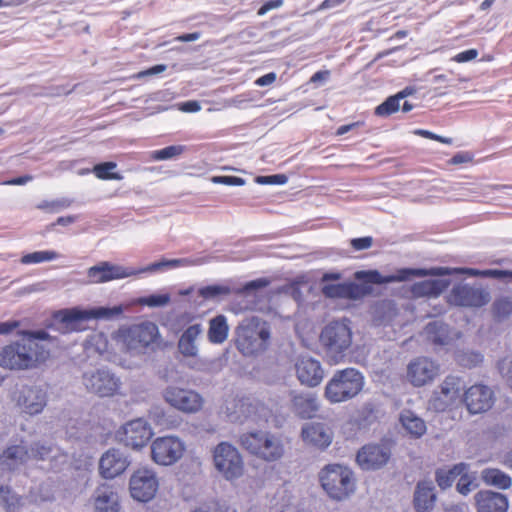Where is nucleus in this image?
<instances>
[{
	"instance_id": "50",
	"label": "nucleus",
	"mask_w": 512,
	"mask_h": 512,
	"mask_svg": "<svg viewBox=\"0 0 512 512\" xmlns=\"http://www.w3.org/2000/svg\"><path fill=\"white\" fill-rule=\"evenodd\" d=\"M457 362L464 367H474L480 364L483 356L478 352H460L456 355Z\"/></svg>"
},
{
	"instance_id": "42",
	"label": "nucleus",
	"mask_w": 512,
	"mask_h": 512,
	"mask_svg": "<svg viewBox=\"0 0 512 512\" xmlns=\"http://www.w3.org/2000/svg\"><path fill=\"white\" fill-rule=\"evenodd\" d=\"M291 505V495L286 488H280L269 500L268 512H286Z\"/></svg>"
},
{
	"instance_id": "29",
	"label": "nucleus",
	"mask_w": 512,
	"mask_h": 512,
	"mask_svg": "<svg viewBox=\"0 0 512 512\" xmlns=\"http://www.w3.org/2000/svg\"><path fill=\"white\" fill-rule=\"evenodd\" d=\"M423 333L427 340L436 346L451 345L461 336L459 331L451 329L447 324L440 320L429 322Z\"/></svg>"
},
{
	"instance_id": "53",
	"label": "nucleus",
	"mask_w": 512,
	"mask_h": 512,
	"mask_svg": "<svg viewBox=\"0 0 512 512\" xmlns=\"http://www.w3.org/2000/svg\"><path fill=\"white\" fill-rule=\"evenodd\" d=\"M89 344L93 346L99 354H103L108 350L107 337L103 333H94L90 337Z\"/></svg>"
},
{
	"instance_id": "8",
	"label": "nucleus",
	"mask_w": 512,
	"mask_h": 512,
	"mask_svg": "<svg viewBox=\"0 0 512 512\" xmlns=\"http://www.w3.org/2000/svg\"><path fill=\"white\" fill-rule=\"evenodd\" d=\"M270 329L257 317L245 319L237 328V348L246 356L265 351L269 345Z\"/></svg>"
},
{
	"instance_id": "7",
	"label": "nucleus",
	"mask_w": 512,
	"mask_h": 512,
	"mask_svg": "<svg viewBox=\"0 0 512 512\" xmlns=\"http://www.w3.org/2000/svg\"><path fill=\"white\" fill-rule=\"evenodd\" d=\"M322 488L331 499L343 501L356 490L353 471L341 464L326 465L319 473Z\"/></svg>"
},
{
	"instance_id": "41",
	"label": "nucleus",
	"mask_w": 512,
	"mask_h": 512,
	"mask_svg": "<svg viewBox=\"0 0 512 512\" xmlns=\"http://www.w3.org/2000/svg\"><path fill=\"white\" fill-rule=\"evenodd\" d=\"M61 257V254L54 250L34 251L21 256L20 263L24 265L40 264L51 262Z\"/></svg>"
},
{
	"instance_id": "47",
	"label": "nucleus",
	"mask_w": 512,
	"mask_h": 512,
	"mask_svg": "<svg viewBox=\"0 0 512 512\" xmlns=\"http://www.w3.org/2000/svg\"><path fill=\"white\" fill-rule=\"evenodd\" d=\"M377 420L376 411L372 403H366L358 412L357 422L359 427L367 428Z\"/></svg>"
},
{
	"instance_id": "31",
	"label": "nucleus",
	"mask_w": 512,
	"mask_h": 512,
	"mask_svg": "<svg viewBox=\"0 0 512 512\" xmlns=\"http://www.w3.org/2000/svg\"><path fill=\"white\" fill-rule=\"evenodd\" d=\"M446 298L453 305L480 307L489 301L490 295L487 290H449Z\"/></svg>"
},
{
	"instance_id": "62",
	"label": "nucleus",
	"mask_w": 512,
	"mask_h": 512,
	"mask_svg": "<svg viewBox=\"0 0 512 512\" xmlns=\"http://www.w3.org/2000/svg\"><path fill=\"white\" fill-rule=\"evenodd\" d=\"M282 0H270L265 2L258 10V15H264L272 9H276L282 5Z\"/></svg>"
},
{
	"instance_id": "9",
	"label": "nucleus",
	"mask_w": 512,
	"mask_h": 512,
	"mask_svg": "<svg viewBox=\"0 0 512 512\" xmlns=\"http://www.w3.org/2000/svg\"><path fill=\"white\" fill-rule=\"evenodd\" d=\"M240 445L250 454L266 461L275 462L284 455L281 439L267 431H251L240 436Z\"/></svg>"
},
{
	"instance_id": "12",
	"label": "nucleus",
	"mask_w": 512,
	"mask_h": 512,
	"mask_svg": "<svg viewBox=\"0 0 512 512\" xmlns=\"http://www.w3.org/2000/svg\"><path fill=\"white\" fill-rule=\"evenodd\" d=\"M158 335L159 331L157 325L147 321L138 325L119 329L116 337L127 350L131 352H140L153 343Z\"/></svg>"
},
{
	"instance_id": "34",
	"label": "nucleus",
	"mask_w": 512,
	"mask_h": 512,
	"mask_svg": "<svg viewBox=\"0 0 512 512\" xmlns=\"http://www.w3.org/2000/svg\"><path fill=\"white\" fill-rule=\"evenodd\" d=\"M203 328L200 324L189 326L181 335L178 341L179 352L184 357H196L198 354V346L196 340L202 334Z\"/></svg>"
},
{
	"instance_id": "58",
	"label": "nucleus",
	"mask_w": 512,
	"mask_h": 512,
	"mask_svg": "<svg viewBox=\"0 0 512 512\" xmlns=\"http://www.w3.org/2000/svg\"><path fill=\"white\" fill-rule=\"evenodd\" d=\"M478 56V51L476 49H468L462 52H459L455 56H453L452 60L457 63L469 62L476 59Z\"/></svg>"
},
{
	"instance_id": "23",
	"label": "nucleus",
	"mask_w": 512,
	"mask_h": 512,
	"mask_svg": "<svg viewBox=\"0 0 512 512\" xmlns=\"http://www.w3.org/2000/svg\"><path fill=\"white\" fill-rule=\"evenodd\" d=\"M16 404L26 414H39L46 406V393L37 386H23L16 396Z\"/></svg>"
},
{
	"instance_id": "60",
	"label": "nucleus",
	"mask_w": 512,
	"mask_h": 512,
	"mask_svg": "<svg viewBox=\"0 0 512 512\" xmlns=\"http://www.w3.org/2000/svg\"><path fill=\"white\" fill-rule=\"evenodd\" d=\"M167 69V66L165 64H158L155 66H152L146 70L138 72L134 78L140 79L146 76L156 75L164 72Z\"/></svg>"
},
{
	"instance_id": "35",
	"label": "nucleus",
	"mask_w": 512,
	"mask_h": 512,
	"mask_svg": "<svg viewBox=\"0 0 512 512\" xmlns=\"http://www.w3.org/2000/svg\"><path fill=\"white\" fill-rule=\"evenodd\" d=\"M399 421L406 433L413 438H420L426 433L427 427L425 421L413 411L403 410L400 414Z\"/></svg>"
},
{
	"instance_id": "36",
	"label": "nucleus",
	"mask_w": 512,
	"mask_h": 512,
	"mask_svg": "<svg viewBox=\"0 0 512 512\" xmlns=\"http://www.w3.org/2000/svg\"><path fill=\"white\" fill-rule=\"evenodd\" d=\"M482 481L500 490H507L512 486V478L498 468H485L481 471Z\"/></svg>"
},
{
	"instance_id": "64",
	"label": "nucleus",
	"mask_w": 512,
	"mask_h": 512,
	"mask_svg": "<svg viewBox=\"0 0 512 512\" xmlns=\"http://www.w3.org/2000/svg\"><path fill=\"white\" fill-rule=\"evenodd\" d=\"M472 161V156L467 152H459L455 154L451 160L450 163L454 165L462 164V163H468Z\"/></svg>"
},
{
	"instance_id": "15",
	"label": "nucleus",
	"mask_w": 512,
	"mask_h": 512,
	"mask_svg": "<svg viewBox=\"0 0 512 512\" xmlns=\"http://www.w3.org/2000/svg\"><path fill=\"white\" fill-rule=\"evenodd\" d=\"M226 416L234 423H244L248 420L258 423L267 421V409L257 401L249 398L232 399L226 404Z\"/></svg>"
},
{
	"instance_id": "44",
	"label": "nucleus",
	"mask_w": 512,
	"mask_h": 512,
	"mask_svg": "<svg viewBox=\"0 0 512 512\" xmlns=\"http://www.w3.org/2000/svg\"><path fill=\"white\" fill-rule=\"evenodd\" d=\"M478 487L476 475L469 473V469H465L459 475L458 482L456 484V490L463 496H467L470 492Z\"/></svg>"
},
{
	"instance_id": "54",
	"label": "nucleus",
	"mask_w": 512,
	"mask_h": 512,
	"mask_svg": "<svg viewBox=\"0 0 512 512\" xmlns=\"http://www.w3.org/2000/svg\"><path fill=\"white\" fill-rule=\"evenodd\" d=\"M210 180L214 184L228 186H243L246 183L245 179L237 176H212Z\"/></svg>"
},
{
	"instance_id": "38",
	"label": "nucleus",
	"mask_w": 512,
	"mask_h": 512,
	"mask_svg": "<svg viewBox=\"0 0 512 512\" xmlns=\"http://www.w3.org/2000/svg\"><path fill=\"white\" fill-rule=\"evenodd\" d=\"M228 331L226 317L218 315L209 322L208 339L211 343L221 344L227 339Z\"/></svg>"
},
{
	"instance_id": "37",
	"label": "nucleus",
	"mask_w": 512,
	"mask_h": 512,
	"mask_svg": "<svg viewBox=\"0 0 512 512\" xmlns=\"http://www.w3.org/2000/svg\"><path fill=\"white\" fill-rule=\"evenodd\" d=\"M465 469H469V465L463 462L455 464L451 468L437 469L435 472L437 485L443 490L451 487L456 478L459 477Z\"/></svg>"
},
{
	"instance_id": "46",
	"label": "nucleus",
	"mask_w": 512,
	"mask_h": 512,
	"mask_svg": "<svg viewBox=\"0 0 512 512\" xmlns=\"http://www.w3.org/2000/svg\"><path fill=\"white\" fill-rule=\"evenodd\" d=\"M373 314L379 323L387 322L395 314V307L391 301H383L374 307Z\"/></svg>"
},
{
	"instance_id": "14",
	"label": "nucleus",
	"mask_w": 512,
	"mask_h": 512,
	"mask_svg": "<svg viewBox=\"0 0 512 512\" xmlns=\"http://www.w3.org/2000/svg\"><path fill=\"white\" fill-rule=\"evenodd\" d=\"M159 489L156 471L150 467L136 469L129 480V491L133 499L139 502L152 500Z\"/></svg>"
},
{
	"instance_id": "1",
	"label": "nucleus",
	"mask_w": 512,
	"mask_h": 512,
	"mask_svg": "<svg viewBox=\"0 0 512 512\" xmlns=\"http://www.w3.org/2000/svg\"><path fill=\"white\" fill-rule=\"evenodd\" d=\"M512 273L504 270L489 269L477 270L473 268H449V267H432L429 269H412L404 268L398 270L395 274L383 276L377 270H362L354 274L355 280L363 285H381L391 282H401L411 279L413 277H426V276H454L456 278L467 277H492L496 279H504L511 276Z\"/></svg>"
},
{
	"instance_id": "6",
	"label": "nucleus",
	"mask_w": 512,
	"mask_h": 512,
	"mask_svg": "<svg viewBox=\"0 0 512 512\" xmlns=\"http://www.w3.org/2000/svg\"><path fill=\"white\" fill-rule=\"evenodd\" d=\"M365 385L363 374L355 368L337 370L327 382L324 397L332 404L356 397Z\"/></svg>"
},
{
	"instance_id": "4",
	"label": "nucleus",
	"mask_w": 512,
	"mask_h": 512,
	"mask_svg": "<svg viewBox=\"0 0 512 512\" xmlns=\"http://www.w3.org/2000/svg\"><path fill=\"white\" fill-rule=\"evenodd\" d=\"M123 309V305L63 309L54 314V323L63 332L82 331L86 329L87 321L93 319H114L123 312Z\"/></svg>"
},
{
	"instance_id": "51",
	"label": "nucleus",
	"mask_w": 512,
	"mask_h": 512,
	"mask_svg": "<svg viewBox=\"0 0 512 512\" xmlns=\"http://www.w3.org/2000/svg\"><path fill=\"white\" fill-rule=\"evenodd\" d=\"M190 512H223L220 503L215 498L198 501Z\"/></svg>"
},
{
	"instance_id": "24",
	"label": "nucleus",
	"mask_w": 512,
	"mask_h": 512,
	"mask_svg": "<svg viewBox=\"0 0 512 512\" xmlns=\"http://www.w3.org/2000/svg\"><path fill=\"white\" fill-rule=\"evenodd\" d=\"M296 376L302 385L318 386L324 377L321 363L310 356H300L295 363Z\"/></svg>"
},
{
	"instance_id": "21",
	"label": "nucleus",
	"mask_w": 512,
	"mask_h": 512,
	"mask_svg": "<svg viewBox=\"0 0 512 512\" xmlns=\"http://www.w3.org/2000/svg\"><path fill=\"white\" fill-rule=\"evenodd\" d=\"M461 379L456 376H447L439 386V391L434 392L431 405L437 411H444L454 405L460 399Z\"/></svg>"
},
{
	"instance_id": "26",
	"label": "nucleus",
	"mask_w": 512,
	"mask_h": 512,
	"mask_svg": "<svg viewBox=\"0 0 512 512\" xmlns=\"http://www.w3.org/2000/svg\"><path fill=\"white\" fill-rule=\"evenodd\" d=\"M301 437L307 445L323 450L332 443L333 432L324 423L312 422L302 427Z\"/></svg>"
},
{
	"instance_id": "55",
	"label": "nucleus",
	"mask_w": 512,
	"mask_h": 512,
	"mask_svg": "<svg viewBox=\"0 0 512 512\" xmlns=\"http://www.w3.org/2000/svg\"><path fill=\"white\" fill-rule=\"evenodd\" d=\"M169 301V297L166 294L161 295H151L149 297L140 298L138 302L142 305H147L150 307H160L167 304Z\"/></svg>"
},
{
	"instance_id": "40",
	"label": "nucleus",
	"mask_w": 512,
	"mask_h": 512,
	"mask_svg": "<svg viewBox=\"0 0 512 512\" xmlns=\"http://www.w3.org/2000/svg\"><path fill=\"white\" fill-rule=\"evenodd\" d=\"M411 92V90L406 88L396 95L388 97L383 103L376 107L375 114L378 116H389L397 112L400 109V101L411 94Z\"/></svg>"
},
{
	"instance_id": "45",
	"label": "nucleus",
	"mask_w": 512,
	"mask_h": 512,
	"mask_svg": "<svg viewBox=\"0 0 512 512\" xmlns=\"http://www.w3.org/2000/svg\"><path fill=\"white\" fill-rule=\"evenodd\" d=\"M186 151V146L184 145H171L164 147L159 150H154L151 152V159L154 161H164L173 158H177L182 155Z\"/></svg>"
},
{
	"instance_id": "17",
	"label": "nucleus",
	"mask_w": 512,
	"mask_h": 512,
	"mask_svg": "<svg viewBox=\"0 0 512 512\" xmlns=\"http://www.w3.org/2000/svg\"><path fill=\"white\" fill-rule=\"evenodd\" d=\"M163 398L170 406L187 414L197 413L204 404L201 394L178 386H168L163 391Z\"/></svg>"
},
{
	"instance_id": "25",
	"label": "nucleus",
	"mask_w": 512,
	"mask_h": 512,
	"mask_svg": "<svg viewBox=\"0 0 512 512\" xmlns=\"http://www.w3.org/2000/svg\"><path fill=\"white\" fill-rule=\"evenodd\" d=\"M129 465L130 460L124 452L109 449L100 458L99 473L105 479H113L121 475Z\"/></svg>"
},
{
	"instance_id": "2",
	"label": "nucleus",
	"mask_w": 512,
	"mask_h": 512,
	"mask_svg": "<svg viewBox=\"0 0 512 512\" xmlns=\"http://www.w3.org/2000/svg\"><path fill=\"white\" fill-rule=\"evenodd\" d=\"M47 338L48 334L45 331L24 333L21 339L0 350V367L12 371L37 367L49 355L48 349L40 343Z\"/></svg>"
},
{
	"instance_id": "61",
	"label": "nucleus",
	"mask_w": 512,
	"mask_h": 512,
	"mask_svg": "<svg viewBox=\"0 0 512 512\" xmlns=\"http://www.w3.org/2000/svg\"><path fill=\"white\" fill-rule=\"evenodd\" d=\"M277 79L275 72H269L255 80L257 86L263 87L273 84Z\"/></svg>"
},
{
	"instance_id": "52",
	"label": "nucleus",
	"mask_w": 512,
	"mask_h": 512,
	"mask_svg": "<svg viewBox=\"0 0 512 512\" xmlns=\"http://www.w3.org/2000/svg\"><path fill=\"white\" fill-rule=\"evenodd\" d=\"M512 312V301L509 299H499L494 303V314L499 320L505 319Z\"/></svg>"
},
{
	"instance_id": "63",
	"label": "nucleus",
	"mask_w": 512,
	"mask_h": 512,
	"mask_svg": "<svg viewBox=\"0 0 512 512\" xmlns=\"http://www.w3.org/2000/svg\"><path fill=\"white\" fill-rule=\"evenodd\" d=\"M200 109V103L196 100H190L180 104V110L183 112H198Z\"/></svg>"
},
{
	"instance_id": "33",
	"label": "nucleus",
	"mask_w": 512,
	"mask_h": 512,
	"mask_svg": "<svg viewBox=\"0 0 512 512\" xmlns=\"http://www.w3.org/2000/svg\"><path fill=\"white\" fill-rule=\"evenodd\" d=\"M436 502L435 486L432 481H420L414 492V506L418 512L432 510Z\"/></svg>"
},
{
	"instance_id": "13",
	"label": "nucleus",
	"mask_w": 512,
	"mask_h": 512,
	"mask_svg": "<svg viewBox=\"0 0 512 512\" xmlns=\"http://www.w3.org/2000/svg\"><path fill=\"white\" fill-rule=\"evenodd\" d=\"M185 451V442L174 435L157 437L151 443V459L161 466L175 464L183 457Z\"/></svg>"
},
{
	"instance_id": "10",
	"label": "nucleus",
	"mask_w": 512,
	"mask_h": 512,
	"mask_svg": "<svg viewBox=\"0 0 512 512\" xmlns=\"http://www.w3.org/2000/svg\"><path fill=\"white\" fill-rule=\"evenodd\" d=\"M320 341L333 364L339 363L352 342V332L345 320L329 323L322 330Z\"/></svg>"
},
{
	"instance_id": "16",
	"label": "nucleus",
	"mask_w": 512,
	"mask_h": 512,
	"mask_svg": "<svg viewBox=\"0 0 512 512\" xmlns=\"http://www.w3.org/2000/svg\"><path fill=\"white\" fill-rule=\"evenodd\" d=\"M154 432L151 425L143 418L126 422L117 432V438L125 446L139 450L145 447Z\"/></svg>"
},
{
	"instance_id": "20",
	"label": "nucleus",
	"mask_w": 512,
	"mask_h": 512,
	"mask_svg": "<svg viewBox=\"0 0 512 512\" xmlns=\"http://www.w3.org/2000/svg\"><path fill=\"white\" fill-rule=\"evenodd\" d=\"M391 445L388 442L363 446L356 455V461L363 470H378L391 458Z\"/></svg>"
},
{
	"instance_id": "18",
	"label": "nucleus",
	"mask_w": 512,
	"mask_h": 512,
	"mask_svg": "<svg viewBox=\"0 0 512 512\" xmlns=\"http://www.w3.org/2000/svg\"><path fill=\"white\" fill-rule=\"evenodd\" d=\"M440 374V364L426 356L416 357L407 365V379L415 387L433 382Z\"/></svg>"
},
{
	"instance_id": "27",
	"label": "nucleus",
	"mask_w": 512,
	"mask_h": 512,
	"mask_svg": "<svg viewBox=\"0 0 512 512\" xmlns=\"http://www.w3.org/2000/svg\"><path fill=\"white\" fill-rule=\"evenodd\" d=\"M291 410L302 418H313L320 408L319 399L313 392H291Z\"/></svg>"
},
{
	"instance_id": "5",
	"label": "nucleus",
	"mask_w": 512,
	"mask_h": 512,
	"mask_svg": "<svg viewBox=\"0 0 512 512\" xmlns=\"http://www.w3.org/2000/svg\"><path fill=\"white\" fill-rule=\"evenodd\" d=\"M182 260H161L154 262L143 269L114 264L109 261H101L87 270L89 282L99 284L113 280L125 279L136 276L146 271H159L176 268L182 264Z\"/></svg>"
},
{
	"instance_id": "11",
	"label": "nucleus",
	"mask_w": 512,
	"mask_h": 512,
	"mask_svg": "<svg viewBox=\"0 0 512 512\" xmlns=\"http://www.w3.org/2000/svg\"><path fill=\"white\" fill-rule=\"evenodd\" d=\"M215 470L227 481H235L244 475V460L239 450L228 442H220L212 451Z\"/></svg>"
},
{
	"instance_id": "32",
	"label": "nucleus",
	"mask_w": 512,
	"mask_h": 512,
	"mask_svg": "<svg viewBox=\"0 0 512 512\" xmlns=\"http://www.w3.org/2000/svg\"><path fill=\"white\" fill-rule=\"evenodd\" d=\"M265 290H236L235 300L232 310L235 313H240L245 310H259L264 311L268 305L258 298Z\"/></svg>"
},
{
	"instance_id": "43",
	"label": "nucleus",
	"mask_w": 512,
	"mask_h": 512,
	"mask_svg": "<svg viewBox=\"0 0 512 512\" xmlns=\"http://www.w3.org/2000/svg\"><path fill=\"white\" fill-rule=\"evenodd\" d=\"M117 167V164L112 161L108 162H102L99 164H96L93 169L92 173L101 180H120L122 179V176L115 172V169Z\"/></svg>"
},
{
	"instance_id": "59",
	"label": "nucleus",
	"mask_w": 512,
	"mask_h": 512,
	"mask_svg": "<svg viewBox=\"0 0 512 512\" xmlns=\"http://www.w3.org/2000/svg\"><path fill=\"white\" fill-rule=\"evenodd\" d=\"M273 277H261L249 282H246L242 288H266L272 284Z\"/></svg>"
},
{
	"instance_id": "30",
	"label": "nucleus",
	"mask_w": 512,
	"mask_h": 512,
	"mask_svg": "<svg viewBox=\"0 0 512 512\" xmlns=\"http://www.w3.org/2000/svg\"><path fill=\"white\" fill-rule=\"evenodd\" d=\"M94 512H119V496L109 485L98 486L91 498Z\"/></svg>"
},
{
	"instance_id": "49",
	"label": "nucleus",
	"mask_w": 512,
	"mask_h": 512,
	"mask_svg": "<svg viewBox=\"0 0 512 512\" xmlns=\"http://www.w3.org/2000/svg\"><path fill=\"white\" fill-rule=\"evenodd\" d=\"M329 298L356 300L365 297L371 290H322Z\"/></svg>"
},
{
	"instance_id": "57",
	"label": "nucleus",
	"mask_w": 512,
	"mask_h": 512,
	"mask_svg": "<svg viewBox=\"0 0 512 512\" xmlns=\"http://www.w3.org/2000/svg\"><path fill=\"white\" fill-rule=\"evenodd\" d=\"M372 244L373 238L371 236L353 238L350 240V246L356 251L369 249Z\"/></svg>"
},
{
	"instance_id": "22",
	"label": "nucleus",
	"mask_w": 512,
	"mask_h": 512,
	"mask_svg": "<svg viewBox=\"0 0 512 512\" xmlns=\"http://www.w3.org/2000/svg\"><path fill=\"white\" fill-rule=\"evenodd\" d=\"M464 402L470 413H483L493 406L494 393L490 387L476 384L465 391Z\"/></svg>"
},
{
	"instance_id": "28",
	"label": "nucleus",
	"mask_w": 512,
	"mask_h": 512,
	"mask_svg": "<svg viewBox=\"0 0 512 512\" xmlns=\"http://www.w3.org/2000/svg\"><path fill=\"white\" fill-rule=\"evenodd\" d=\"M477 512H507L509 500L506 495L492 490H481L474 496Z\"/></svg>"
},
{
	"instance_id": "56",
	"label": "nucleus",
	"mask_w": 512,
	"mask_h": 512,
	"mask_svg": "<svg viewBox=\"0 0 512 512\" xmlns=\"http://www.w3.org/2000/svg\"><path fill=\"white\" fill-rule=\"evenodd\" d=\"M500 374L507 379L512 386V358H504L498 363Z\"/></svg>"
},
{
	"instance_id": "19",
	"label": "nucleus",
	"mask_w": 512,
	"mask_h": 512,
	"mask_svg": "<svg viewBox=\"0 0 512 512\" xmlns=\"http://www.w3.org/2000/svg\"><path fill=\"white\" fill-rule=\"evenodd\" d=\"M83 384L90 392L100 397L112 396L120 388L121 382L108 370L100 369L83 375Z\"/></svg>"
},
{
	"instance_id": "39",
	"label": "nucleus",
	"mask_w": 512,
	"mask_h": 512,
	"mask_svg": "<svg viewBox=\"0 0 512 512\" xmlns=\"http://www.w3.org/2000/svg\"><path fill=\"white\" fill-rule=\"evenodd\" d=\"M0 501L6 512H21L26 500L13 493L9 487L0 485Z\"/></svg>"
},
{
	"instance_id": "48",
	"label": "nucleus",
	"mask_w": 512,
	"mask_h": 512,
	"mask_svg": "<svg viewBox=\"0 0 512 512\" xmlns=\"http://www.w3.org/2000/svg\"><path fill=\"white\" fill-rule=\"evenodd\" d=\"M342 279L340 272H327L321 277L323 288H359V285L354 282L335 283L330 284L329 282H337Z\"/></svg>"
},
{
	"instance_id": "3",
	"label": "nucleus",
	"mask_w": 512,
	"mask_h": 512,
	"mask_svg": "<svg viewBox=\"0 0 512 512\" xmlns=\"http://www.w3.org/2000/svg\"><path fill=\"white\" fill-rule=\"evenodd\" d=\"M30 458L49 460L50 468L60 470L67 462L68 455L59 447L37 443L30 451L24 445L8 447L0 457L1 465L8 470H14L25 464Z\"/></svg>"
}]
</instances>
